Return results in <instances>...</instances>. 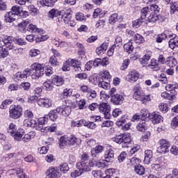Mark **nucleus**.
Listing matches in <instances>:
<instances>
[{
    "label": "nucleus",
    "instance_id": "nucleus-1",
    "mask_svg": "<svg viewBox=\"0 0 178 178\" xmlns=\"http://www.w3.org/2000/svg\"><path fill=\"white\" fill-rule=\"evenodd\" d=\"M8 49H15V45L12 40V37L4 36L2 39L0 38V56L1 58H6L9 55Z\"/></svg>",
    "mask_w": 178,
    "mask_h": 178
},
{
    "label": "nucleus",
    "instance_id": "nucleus-2",
    "mask_svg": "<svg viewBox=\"0 0 178 178\" xmlns=\"http://www.w3.org/2000/svg\"><path fill=\"white\" fill-rule=\"evenodd\" d=\"M29 72L33 80H37V79L42 77L44 76V64H40L39 63H33L31 69H29Z\"/></svg>",
    "mask_w": 178,
    "mask_h": 178
},
{
    "label": "nucleus",
    "instance_id": "nucleus-3",
    "mask_svg": "<svg viewBox=\"0 0 178 178\" xmlns=\"http://www.w3.org/2000/svg\"><path fill=\"white\" fill-rule=\"evenodd\" d=\"M22 106L11 105L9 108V117L11 119H19L23 115Z\"/></svg>",
    "mask_w": 178,
    "mask_h": 178
},
{
    "label": "nucleus",
    "instance_id": "nucleus-4",
    "mask_svg": "<svg viewBox=\"0 0 178 178\" xmlns=\"http://www.w3.org/2000/svg\"><path fill=\"white\" fill-rule=\"evenodd\" d=\"M94 166H95V163L92 161H81L76 163V168L80 169L82 173L90 172L91 168H94Z\"/></svg>",
    "mask_w": 178,
    "mask_h": 178
},
{
    "label": "nucleus",
    "instance_id": "nucleus-5",
    "mask_svg": "<svg viewBox=\"0 0 178 178\" xmlns=\"http://www.w3.org/2000/svg\"><path fill=\"white\" fill-rule=\"evenodd\" d=\"M99 111L100 113H103L105 119H111V106L108 103H101L99 104Z\"/></svg>",
    "mask_w": 178,
    "mask_h": 178
},
{
    "label": "nucleus",
    "instance_id": "nucleus-6",
    "mask_svg": "<svg viewBox=\"0 0 178 178\" xmlns=\"http://www.w3.org/2000/svg\"><path fill=\"white\" fill-rule=\"evenodd\" d=\"M159 143L160 146L157 147V152H159V154H166L169 152L170 142L168 141L166 139H161Z\"/></svg>",
    "mask_w": 178,
    "mask_h": 178
},
{
    "label": "nucleus",
    "instance_id": "nucleus-7",
    "mask_svg": "<svg viewBox=\"0 0 178 178\" xmlns=\"http://www.w3.org/2000/svg\"><path fill=\"white\" fill-rule=\"evenodd\" d=\"M72 19V10L70 9L62 10L60 17L58 18L59 23H69Z\"/></svg>",
    "mask_w": 178,
    "mask_h": 178
},
{
    "label": "nucleus",
    "instance_id": "nucleus-8",
    "mask_svg": "<svg viewBox=\"0 0 178 178\" xmlns=\"http://www.w3.org/2000/svg\"><path fill=\"white\" fill-rule=\"evenodd\" d=\"M38 105L42 108H52V99L48 97L39 98Z\"/></svg>",
    "mask_w": 178,
    "mask_h": 178
},
{
    "label": "nucleus",
    "instance_id": "nucleus-9",
    "mask_svg": "<svg viewBox=\"0 0 178 178\" xmlns=\"http://www.w3.org/2000/svg\"><path fill=\"white\" fill-rule=\"evenodd\" d=\"M57 112L59 115H62V116L67 117L72 112V108L68 106H60L57 107Z\"/></svg>",
    "mask_w": 178,
    "mask_h": 178
},
{
    "label": "nucleus",
    "instance_id": "nucleus-10",
    "mask_svg": "<svg viewBox=\"0 0 178 178\" xmlns=\"http://www.w3.org/2000/svg\"><path fill=\"white\" fill-rule=\"evenodd\" d=\"M144 94L143 88L140 86H134L133 98L136 101H140Z\"/></svg>",
    "mask_w": 178,
    "mask_h": 178
},
{
    "label": "nucleus",
    "instance_id": "nucleus-11",
    "mask_svg": "<svg viewBox=\"0 0 178 178\" xmlns=\"http://www.w3.org/2000/svg\"><path fill=\"white\" fill-rule=\"evenodd\" d=\"M45 175L47 178H58L60 177V172L55 168H49Z\"/></svg>",
    "mask_w": 178,
    "mask_h": 178
},
{
    "label": "nucleus",
    "instance_id": "nucleus-12",
    "mask_svg": "<svg viewBox=\"0 0 178 178\" xmlns=\"http://www.w3.org/2000/svg\"><path fill=\"white\" fill-rule=\"evenodd\" d=\"M124 101V95L122 94H115L111 96V102L114 105H122Z\"/></svg>",
    "mask_w": 178,
    "mask_h": 178
},
{
    "label": "nucleus",
    "instance_id": "nucleus-13",
    "mask_svg": "<svg viewBox=\"0 0 178 178\" xmlns=\"http://www.w3.org/2000/svg\"><path fill=\"white\" fill-rule=\"evenodd\" d=\"M149 120H151L153 124H158V123L163 122V118L159 113L156 112H153L150 113Z\"/></svg>",
    "mask_w": 178,
    "mask_h": 178
},
{
    "label": "nucleus",
    "instance_id": "nucleus-14",
    "mask_svg": "<svg viewBox=\"0 0 178 178\" xmlns=\"http://www.w3.org/2000/svg\"><path fill=\"white\" fill-rule=\"evenodd\" d=\"M104 159V161L108 163L113 161V159H115V153L112 149H108L105 152Z\"/></svg>",
    "mask_w": 178,
    "mask_h": 178
},
{
    "label": "nucleus",
    "instance_id": "nucleus-15",
    "mask_svg": "<svg viewBox=\"0 0 178 178\" xmlns=\"http://www.w3.org/2000/svg\"><path fill=\"white\" fill-rule=\"evenodd\" d=\"M29 76H31V74L30 73V69L29 68L25 69L22 72H18L16 74V78L18 80H22V79L24 80V79H27V77H29Z\"/></svg>",
    "mask_w": 178,
    "mask_h": 178
},
{
    "label": "nucleus",
    "instance_id": "nucleus-16",
    "mask_svg": "<svg viewBox=\"0 0 178 178\" xmlns=\"http://www.w3.org/2000/svg\"><path fill=\"white\" fill-rule=\"evenodd\" d=\"M131 143V136L130 134H124L122 136V148H129Z\"/></svg>",
    "mask_w": 178,
    "mask_h": 178
},
{
    "label": "nucleus",
    "instance_id": "nucleus-17",
    "mask_svg": "<svg viewBox=\"0 0 178 178\" xmlns=\"http://www.w3.org/2000/svg\"><path fill=\"white\" fill-rule=\"evenodd\" d=\"M147 67L154 70V72H159L161 70V67H159V63H158V60L155 58H152L150 60V63L148 64Z\"/></svg>",
    "mask_w": 178,
    "mask_h": 178
},
{
    "label": "nucleus",
    "instance_id": "nucleus-18",
    "mask_svg": "<svg viewBox=\"0 0 178 178\" xmlns=\"http://www.w3.org/2000/svg\"><path fill=\"white\" fill-rule=\"evenodd\" d=\"M140 78V73L136 70L131 71L127 75L128 81H137Z\"/></svg>",
    "mask_w": 178,
    "mask_h": 178
},
{
    "label": "nucleus",
    "instance_id": "nucleus-19",
    "mask_svg": "<svg viewBox=\"0 0 178 178\" xmlns=\"http://www.w3.org/2000/svg\"><path fill=\"white\" fill-rule=\"evenodd\" d=\"M140 116L142 122H147V120H149L151 118V113H149L148 110L143 108L140 111Z\"/></svg>",
    "mask_w": 178,
    "mask_h": 178
},
{
    "label": "nucleus",
    "instance_id": "nucleus-20",
    "mask_svg": "<svg viewBox=\"0 0 178 178\" xmlns=\"http://www.w3.org/2000/svg\"><path fill=\"white\" fill-rule=\"evenodd\" d=\"M51 81H53V84L54 86H57V87H60V86H63V84L65 83L63 78L56 75L52 76Z\"/></svg>",
    "mask_w": 178,
    "mask_h": 178
},
{
    "label": "nucleus",
    "instance_id": "nucleus-21",
    "mask_svg": "<svg viewBox=\"0 0 178 178\" xmlns=\"http://www.w3.org/2000/svg\"><path fill=\"white\" fill-rule=\"evenodd\" d=\"M23 134H24V130H23V129H19L16 132L11 135V137H13L15 141H20L23 138Z\"/></svg>",
    "mask_w": 178,
    "mask_h": 178
},
{
    "label": "nucleus",
    "instance_id": "nucleus-22",
    "mask_svg": "<svg viewBox=\"0 0 178 178\" xmlns=\"http://www.w3.org/2000/svg\"><path fill=\"white\" fill-rule=\"evenodd\" d=\"M15 17L13 12H7L4 15V21L6 23H12L16 20Z\"/></svg>",
    "mask_w": 178,
    "mask_h": 178
},
{
    "label": "nucleus",
    "instance_id": "nucleus-23",
    "mask_svg": "<svg viewBox=\"0 0 178 178\" xmlns=\"http://www.w3.org/2000/svg\"><path fill=\"white\" fill-rule=\"evenodd\" d=\"M54 87V85L52 79H47L43 83V88L46 90V91H52Z\"/></svg>",
    "mask_w": 178,
    "mask_h": 178
},
{
    "label": "nucleus",
    "instance_id": "nucleus-24",
    "mask_svg": "<svg viewBox=\"0 0 178 178\" xmlns=\"http://www.w3.org/2000/svg\"><path fill=\"white\" fill-rule=\"evenodd\" d=\"M168 45L171 49L178 48V36L175 35L168 42Z\"/></svg>",
    "mask_w": 178,
    "mask_h": 178
},
{
    "label": "nucleus",
    "instance_id": "nucleus-25",
    "mask_svg": "<svg viewBox=\"0 0 178 178\" xmlns=\"http://www.w3.org/2000/svg\"><path fill=\"white\" fill-rule=\"evenodd\" d=\"M24 126H25V127H32L34 128L35 127V129H37V121L35 120H24Z\"/></svg>",
    "mask_w": 178,
    "mask_h": 178
},
{
    "label": "nucleus",
    "instance_id": "nucleus-26",
    "mask_svg": "<svg viewBox=\"0 0 178 178\" xmlns=\"http://www.w3.org/2000/svg\"><path fill=\"white\" fill-rule=\"evenodd\" d=\"M108 43L104 42L100 47L96 49V54L97 55H102V54H105L106 49H108Z\"/></svg>",
    "mask_w": 178,
    "mask_h": 178
},
{
    "label": "nucleus",
    "instance_id": "nucleus-27",
    "mask_svg": "<svg viewBox=\"0 0 178 178\" xmlns=\"http://www.w3.org/2000/svg\"><path fill=\"white\" fill-rule=\"evenodd\" d=\"M29 23H30V19H25L22 21L17 25L18 30L21 31V33H26V29Z\"/></svg>",
    "mask_w": 178,
    "mask_h": 178
},
{
    "label": "nucleus",
    "instance_id": "nucleus-28",
    "mask_svg": "<svg viewBox=\"0 0 178 178\" xmlns=\"http://www.w3.org/2000/svg\"><path fill=\"white\" fill-rule=\"evenodd\" d=\"M165 65L169 67H175L177 65V60L172 56L166 58Z\"/></svg>",
    "mask_w": 178,
    "mask_h": 178
},
{
    "label": "nucleus",
    "instance_id": "nucleus-29",
    "mask_svg": "<svg viewBox=\"0 0 178 178\" xmlns=\"http://www.w3.org/2000/svg\"><path fill=\"white\" fill-rule=\"evenodd\" d=\"M151 159H152V151L145 150L144 163L146 165H149V163H151Z\"/></svg>",
    "mask_w": 178,
    "mask_h": 178
},
{
    "label": "nucleus",
    "instance_id": "nucleus-30",
    "mask_svg": "<svg viewBox=\"0 0 178 178\" xmlns=\"http://www.w3.org/2000/svg\"><path fill=\"white\" fill-rule=\"evenodd\" d=\"M74 60L72 59H68L66 60L62 67L63 72H69L70 70V67L73 65Z\"/></svg>",
    "mask_w": 178,
    "mask_h": 178
},
{
    "label": "nucleus",
    "instance_id": "nucleus-31",
    "mask_svg": "<svg viewBox=\"0 0 178 178\" xmlns=\"http://www.w3.org/2000/svg\"><path fill=\"white\" fill-rule=\"evenodd\" d=\"M35 137V133L34 131H31L29 134H26L22 138L23 143H29Z\"/></svg>",
    "mask_w": 178,
    "mask_h": 178
},
{
    "label": "nucleus",
    "instance_id": "nucleus-32",
    "mask_svg": "<svg viewBox=\"0 0 178 178\" xmlns=\"http://www.w3.org/2000/svg\"><path fill=\"white\" fill-rule=\"evenodd\" d=\"M124 51H125V52H127L128 54H131V52L134 51V46H133V42H131V40L124 44Z\"/></svg>",
    "mask_w": 178,
    "mask_h": 178
},
{
    "label": "nucleus",
    "instance_id": "nucleus-33",
    "mask_svg": "<svg viewBox=\"0 0 178 178\" xmlns=\"http://www.w3.org/2000/svg\"><path fill=\"white\" fill-rule=\"evenodd\" d=\"M58 108L49 111L48 116L49 118L51 120V122H56V120L58 118Z\"/></svg>",
    "mask_w": 178,
    "mask_h": 178
},
{
    "label": "nucleus",
    "instance_id": "nucleus-34",
    "mask_svg": "<svg viewBox=\"0 0 178 178\" xmlns=\"http://www.w3.org/2000/svg\"><path fill=\"white\" fill-rule=\"evenodd\" d=\"M98 86L101 88H104V90H108V88H110L111 87V85L109 84V81H106L101 79H99V80Z\"/></svg>",
    "mask_w": 178,
    "mask_h": 178
},
{
    "label": "nucleus",
    "instance_id": "nucleus-35",
    "mask_svg": "<svg viewBox=\"0 0 178 178\" xmlns=\"http://www.w3.org/2000/svg\"><path fill=\"white\" fill-rule=\"evenodd\" d=\"M61 13L62 11L53 8L49 12V17L51 19H54V17H58H58H60Z\"/></svg>",
    "mask_w": 178,
    "mask_h": 178
},
{
    "label": "nucleus",
    "instance_id": "nucleus-36",
    "mask_svg": "<svg viewBox=\"0 0 178 178\" xmlns=\"http://www.w3.org/2000/svg\"><path fill=\"white\" fill-rule=\"evenodd\" d=\"M28 31H30V33H42V31H44V30L38 28V26L33 24H30L29 25Z\"/></svg>",
    "mask_w": 178,
    "mask_h": 178
},
{
    "label": "nucleus",
    "instance_id": "nucleus-37",
    "mask_svg": "<svg viewBox=\"0 0 178 178\" xmlns=\"http://www.w3.org/2000/svg\"><path fill=\"white\" fill-rule=\"evenodd\" d=\"M134 172L136 175H139V176H143V175H145V168H144V166L141 165H136L134 167Z\"/></svg>",
    "mask_w": 178,
    "mask_h": 178
},
{
    "label": "nucleus",
    "instance_id": "nucleus-38",
    "mask_svg": "<svg viewBox=\"0 0 178 178\" xmlns=\"http://www.w3.org/2000/svg\"><path fill=\"white\" fill-rule=\"evenodd\" d=\"M10 12H13L15 16H22V13L23 12V10L20 6H14L12 7Z\"/></svg>",
    "mask_w": 178,
    "mask_h": 178
},
{
    "label": "nucleus",
    "instance_id": "nucleus-39",
    "mask_svg": "<svg viewBox=\"0 0 178 178\" xmlns=\"http://www.w3.org/2000/svg\"><path fill=\"white\" fill-rule=\"evenodd\" d=\"M161 98H163V99H168L169 101L176 99V96L175 95H170L168 92H163L161 94Z\"/></svg>",
    "mask_w": 178,
    "mask_h": 178
},
{
    "label": "nucleus",
    "instance_id": "nucleus-40",
    "mask_svg": "<svg viewBox=\"0 0 178 178\" xmlns=\"http://www.w3.org/2000/svg\"><path fill=\"white\" fill-rule=\"evenodd\" d=\"M125 123H127V115H124L122 116V118H119L117 122H115L116 126L118 127H120L123 126V124H125Z\"/></svg>",
    "mask_w": 178,
    "mask_h": 178
},
{
    "label": "nucleus",
    "instance_id": "nucleus-41",
    "mask_svg": "<svg viewBox=\"0 0 178 178\" xmlns=\"http://www.w3.org/2000/svg\"><path fill=\"white\" fill-rule=\"evenodd\" d=\"M48 122V118L47 117H41L38 120V123H37V129L36 130H41V127L38 126H44L45 123Z\"/></svg>",
    "mask_w": 178,
    "mask_h": 178
},
{
    "label": "nucleus",
    "instance_id": "nucleus-42",
    "mask_svg": "<svg viewBox=\"0 0 178 178\" xmlns=\"http://www.w3.org/2000/svg\"><path fill=\"white\" fill-rule=\"evenodd\" d=\"M134 42H136V44H140L144 43L145 41V39H144V37H143V35L138 33H136L134 36Z\"/></svg>",
    "mask_w": 178,
    "mask_h": 178
},
{
    "label": "nucleus",
    "instance_id": "nucleus-43",
    "mask_svg": "<svg viewBox=\"0 0 178 178\" xmlns=\"http://www.w3.org/2000/svg\"><path fill=\"white\" fill-rule=\"evenodd\" d=\"M104 151V147L102 145H97L95 147V149L91 151L92 156L93 158L97 157L96 154H101Z\"/></svg>",
    "mask_w": 178,
    "mask_h": 178
},
{
    "label": "nucleus",
    "instance_id": "nucleus-44",
    "mask_svg": "<svg viewBox=\"0 0 178 178\" xmlns=\"http://www.w3.org/2000/svg\"><path fill=\"white\" fill-rule=\"evenodd\" d=\"M123 45V40L122 39V37L120 36H116L114 42V44L113 47L114 48H121V47Z\"/></svg>",
    "mask_w": 178,
    "mask_h": 178
},
{
    "label": "nucleus",
    "instance_id": "nucleus-45",
    "mask_svg": "<svg viewBox=\"0 0 178 178\" xmlns=\"http://www.w3.org/2000/svg\"><path fill=\"white\" fill-rule=\"evenodd\" d=\"M177 88H178V84L176 82L168 84L165 86L166 91H175V92H176V90H177Z\"/></svg>",
    "mask_w": 178,
    "mask_h": 178
},
{
    "label": "nucleus",
    "instance_id": "nucleus-46",
    "mask_svg": "<svg viewBox=\"0 0 178 178\" xmlns=\"http://www.w3.org/2000/svg\"><path fill=\"white\" fill-rule=\"evenodd\" d=\"M86 98L88 99L90 101H92V99L97 98V92L92 89H90L86 93Z\"/></svg>",
    "mask_w": 178,
    "mask_h": 178
},
{
    "label": "nucleus",
    "instance_id": "nucleus-47",
    "mask_svg": "<svg viewBox=\"0 0 178 178\" xmlns=\"http://www.w3.org/2000/svg\"><path fill=\"white\" fill-rule=\"evenodd\" d=\"M78 141H79V139L76 138L74 135H71L70 136H67L68 145H74V144H76Z\"/></svg>",
    "mask_w": 178,
    "mask_h": 178
},
{
    "label": "nucleus",
    "instance_id": "nucleus-48",
    "mask_svg": "<svg viewBox=\"0 0 178 178\" xmlns=\"http://www.w3.org/2000/svg\"><path fill=\"white\" fill-rule=\"evenodd\" d=\"M17 131V127L14 123H10L8 129V133L10 136H13Z\"/></svg>",
    "mask_w": 178,
    "mask_h": 178
},
{
    "label": "nucleus",
    "instance_id": "nucleus-49",
    "mask_svg": "<svg viewBox=\"0 0 178 178\" xmlns=\"http://www.w3.org/2000/svg\"><path fill=\"white\" fill-rule=\"evenodd\" d=\"M84 123H86V120L72 121L71 126L72 127H81V126H84Z\"/></svg>",
    "mask_w": 178,
    "mask_h": 178
},
{
    "label": "nucleus",
    "instance_id": "nucleus-50",
    "mask_svg": "<svg viewBox=\"0 0 178 178\" xmlns=\"http://www.w3.org/2000/svg\"><path fill=\"white\" fill-rule=\"evenodd\" d=\"M101 80H106L107 81H110L111 79H112V76H111V74H109V72L108 71H103L101 74Z\"/></svg>",
    "mask_w": 178,
    "mask_h": 178
},
{
    "label": "nucleus",
    "instance_id": "nucleus-51",
    "mask_svg": "<svg viewBox=\"0 0 178 178\" xmlns=\"http://www.w3.org/2000/svg\"><path fill=\"white\" fill-rule=\"evenodd\" d=\"M147 20L143 19V18H138L133 22V26L135 27V29H138L143 23H147Z\"/></svg>",
    "mask_w": 178,
    "mask_h": 178
},
{
    "label": "nucleus",
    "instance_id": "nucleus-52",
    "mask_svg": "<svg viewBox=\"0 0 178 178\" xmlns=\"http://www.w3.org/2000/svg\"><path fill=\"white\" fill-rule=\"evenodd\" d=\"M67 145V136H61L59 139L60 148H63V147Z\"/></svg>",
    "mask_w": 178,
    "mask_h": 178
},
{
    "label": "nucleus",
    "instance_id": "nucleus-53",
    "mask_svg": "<svg viewBox=\"0 0 178 178\" xmlns=\"http://www.w3.org/2000/svg\"><path fill=\"white\" fill-rule=\"evenodd\" d=\"M147 127H148V126H147L145 121H142V122H140L136 126V129H137V130H138V131H145V130H147Z\"/></svg>",
    "mask_w": 178,
    "mask_h": 178
},
{
    "label": "nucleus",
    "instance_id": "nucleus-54",
    "mask_svg": "<svg viewBox=\"0 0 178 178\" xmlns=\"http://www.w3.org/2000/svg\"><path fill=\"white\" fill-rule=\"evenodd\" d=\"M159 19V17L155 13H152L147 17L149 23H155Z\"/></svg>",
    "mask_w": 178,
    "mask_h": 178
},
{
    "label": "nucleus",
    "instance_id": "nucleus-55",
    "mask_svg": "<svg viewBox=\"0 0 178 178\" xmlns=\"http://www.w3.org/2000/svg\"><path fill=\"white\" fill-rule=\"evenodd\" d=\"M41 54V51L38 49H31L29 51V56L31 58H35V56H38V55Z\"/></svg>",
    "mask_w": 178,
    "mask_h": 178
},
{
    "label": "nucleus",
    "instance_id": "nucleus-56",
    "mask_svg": "<svg viewBox=\"0 0 178 178\" xmlns=\"http://www.w3.org/2000/svg\"><path fill=\"white\" fill-rule=\"evenodd\" d=\"M148 12H149V8L148 7L143 8L140 11V19L143 20H147L145 19L147 17V15H148Z\"/></svg>",
    "mask_w": 178,
    "mask_h": 178
},
{
    "label": "nucleus",
    "instance_id": "nucleus-57",
    "mask_svg": "<svg viewBox=\"0 0 178 178\" xmlns=\"http://www.w3.org/2000/svg\"><path fill=\"white\" fill-rule=\"evenodd\" d=\"M84 127H88V129H91L92 130H94L97 129V124L94 122H87L85 120Z\"/></svg>",
    "mask_w": 178,
    "mask_h": 178
},
{
    "label": "nucleus",
    "instance_id": "nucleus-58",
    "mask_svg": "<svg viewBox=\"0 0 178 178\" xmlns=\"http://www.w3.org/2000/svg\"><path fill=\"white\" fill-rule=\"evenodd\" d=\"M75 18L78 22H86L87 20V17L82 13H77L75 15Z\"/></svg>",
    "mask_w": 178,
    "mask_h": 178
},
{
    "label": "nucleus",
    "instance_id": "nucleus-59",
    "mask_svg": "<svg viewBox=\"0 0 178 178\" xmlns=\"http://www.w3.org/2000/svg\"><path fill=\"white\" fill-rule=\"evenodd\" d=\"M95 163V166H97V168H101L102 169H104L106 166V162L105 160L102 161H92Z\"/></svg>",
    "mask_w": 178,
    "mask_h": 178
},
{
    "label": "nucleus",
    "instance_id": "nucleus-60",
    "mask_svg": "<svg viewBox=\"0 0 178 178\" xmlns=\"http://www.w3.org/2000/svg\"><path fill=\"white\" fill-rule=\"evenodd\" d=\"M139 101H141L142 104H147V102L151 101V95L143 93L142 98Z\"/></svg>",
    "mask_w": 178,
    "mask_h": 178
},
{
    "label": "nucleus",
    "instance_id": "nucleus-61",
    "mask_svg": "<svg viewBox=\"0 0 178 178\" xmlns=\"http://www.w3.org/2000/svg\"><path fill=\"white\" fill-rule=\"evenodd\" d=\"M49 62L50 65H51V66H58L59 65V61H58V58H56V56H51L49 58Z\"/></svg>",
    "mask_w": 178,
    "mask_h": 178
},
{
    "label": "nucleus",
    "instance_id": "nucleus-62",
    "mask_svg": "<svg viewBox=\"0 0 178 178\" xmlns=\"http://www.w3.org/2000/svg\"><path fill=\"white\" fill-rule=\"evenodd\" d=\"M159 109L161 111V112H164V113H166L168 112L169 108L168 107V104L165 103H161L159 105Z\"/></svg>",
    "mask_w": 178,
    "mask_h": 178
},
{
    "label": "nucleus",
    "instance_id": "nucleus-63",
    "mask_svg": "<svg viewBox=\"0 0 178 178\" xmlns=\"http://www.w3.org/2000/svg\"><path fill=\"white\" fill-rule=\"evenodd\" d=\"M17 176L18 178H29L27 175H26V173L22 170L21 168H18V171L17 172Z\"/></svg>",
    "mask_w": 178,
    "mask_h": 178
},
{
    "label": "nucleus",
    "instance_id": "nucleus-64",
    "mask_svg": "<svg viewBox=\"0 0 178 178\" xmlns=\"http://www.w3.org/2000/svg\"><path fill=\"white\" fill-rule=\"evenodd\" d=\"M92 175L94 178H101L102 177V171L101 170H93L92 171Z\"/></svg>",
    "mask_w": 178,
    "mask_h": 178
}]
</instances>
